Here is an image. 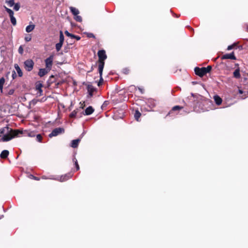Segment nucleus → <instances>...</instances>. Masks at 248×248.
Listing matches in <instances>:
<instances>
[{
	"instance_id": "0eeeda50",
	"label": "nucleus",
	"mask_w": 248,
	"mask_h": 248,
	"mask_svg": "<svg viewBox=\"0 0 248 248\" xmlns=\"http://www.w3.org/2000/svg\"><path fill=\"white\" fill-rule=\"evenodd\" d=\"M53 60V56L52 55L50 56L48 58L46 59L45 63L46 68L48 70H50L52 65Z\"/></svg>"
},
{
	"instance_id": "412c9836",
	"label": "nucleus",
	"mask_w": 248,
	"mask_h": 248,
	"mask_svg": "<svg viewBox=\"0 0 248 248\" xmlns=\"http://www.w3.org/2000/svg\"><path fill=\"white\" fill-rule=\"evenodd\" d=\"M140 115L141 114L138 110H136L135 111L134 117L137 121H139V119L140 118Z\"/></svg>"
},
{
	"instance_id": "b1692460",
	"label": "nucleus",
	"mask_w": 248,
	"mask_h": 248,
	"mask_svg": "<svg viewBox=\"0 0 248 248\" xmlns=\"http://www.w3.org/2000/svg\"><path fill=\"white\" fill-rule=\"evenodd\" d=\"M10 20L12 24L15 26L16 24V18L14 16V15L12 16H10Z\"/></svg>"
},
{
	"instance_id": "20e7f679",
	"label": "nucleus",
	"mask_w": 248,
	"mask_h": 248,
	"mask_svg": "<svg viewBox=\"0 0 248 248\" xmlns=\"http://www.w3.org/2000/svg\"><path fill=\"white\" fill-rule=\"evenodd\" d=\"M211 69L212 67L210 65H208L207 67H195L194 70L195 74L197 75L202 77L206 74L210 72V71L211 70Z\"/></svg>"
},
{
	"instance_id": "72a5a7b5",
	"label": "nucleus",
	"mask_w": 248,
	"mask_h": 248,
	"mask_svg": "<svg viewBox=\"0 0 248 248\" xmlns=\"http://www.w3.org/2000/svg\"><path fill=\"white\" fill-rule=\"evenodd\" d=\"M27 134L29 137H33L35 136V133L33 132H31V131L28 132L27 133Z\"/></svg>"
},
{
	"instance_id": "58836bf2",
	"label": "nucleus",
	"mask_w": 248,
	"mask_h": 248,
	"mask_svg": "<svg viewBox=\"0 0 248 248\" xmlns=\"http://www.w3.org/2000/svg\"><path fill=\"white\" fill-rule=\"evenodd\" d=\"M88 36L89 37H94V35L92 33H88Z\"/></svg>"
},
{
	"instance_id": "4c0bfd02",
	"label": "nucleus",
	"mask_w": 248,
	"mask_h": 248,
	"mask_svg": "<svg viewBox=\"0 0 248 248\" xmlns=\"http://www.w3.org/2000/svg\"><path fill=\"white\" fill-rule=\"evenodd\" d=\"M73 162H74L75 166H77V165L78 164V161L76 158L73 159Z\"/></svg>"
},
{
	"instance_id": "dca6fc26",
	"label": "nucleus",
	"mask_w": 248,
	"mask_h": 248,
	"mask_svg": "<svg viewBox=\"0 0 248 248\" xmlns=\"http://www.w3.org/2000/svg\"><path fill=\"white\" fill-rule=\"evenodd\" d=\"M9 154V151L8 150H5L2 151L0 155V156L1 158H6L8 156Z\"/></svg>"
},
{
	"instance_id": "ddd939ff",
	"label": "nucleus",
	"mask_w": 248,
	"mask_h": 248,
	"mask_svg": "<svg viewBox=\"0 0 248 248\" xmlns=\"http://www.w3.org/2000/svg\"><path fill=\"white\" fill-rule=\"evenodd\" d=\"M80 141V139H76L73 140L71 142V147L74 148H77Z\"/></svg>"
},
{
	"instance_id": "a19ab883",
	"label": "nucleus",
	"mask_w": 248,
	"mask_h": 248,
	"mask_svg": "<svg viewBox=\"0 0 248 248\" xmlns=\"http://www.w3.org/2000/svg\"><path fill=\"white\" fill-rule=\"evenodd\" d=\"M74 38H76L77 40H79L80 39V37L78 36H76V37Z\"/></svg>"
},
{
	"instance_id": "aec40b11",
	"label": "nucleus",
	"mask_w": 248,
	"mask_h": 248,
	"mask_svg": "<svg viewBox=\"0 0 248 248\" xmlns=\"http://www.w3.org/2000/svg\"><path fill=\"white\" fill-rule=\"evenodd\" d=\"M5 82V79L4 78H0V91L1 93L2 92L3 90V86Z\"/></svg>"
},
{
	"instance_id": "2f4dec72",
	"label": "nucleus",
	"mask_w": 248,
	"mask_h": 248,
	"mask_svg": "<svg viewBox=\"0 0 248 248\" xmlns=\"http://www.w3.org/2000/svg\"><path fill=\"white\" fill-rule=\"evenodd\" d=\"M42 137L40 134H38L36 136V140L38 142H41Z\"/></svg>"
},
{
	"instance_id": "a211bd4d",
	"label": "nucleus",
	"mask_w": 248,
	"mask_h": 248,
	"mask_svg": "<svg viewBox=\"0 0 248 248\" xmlns=\"http://www.w3.org/2000/svg\"><path fill=\"white\" fill-rule=\"evenodd\" d=\"M233 77L236 78H239L241 77V75L240 74V70L239 68H237L235 70L233 73Z\"/></svg>"
},
{
	"instance_id": "e433bc0d",
	"label": "nucleus",
	"mask_w": 248,
	"mask_h": 248,
	"mask_svg": "<svg viewBox=\"0 0 248 248\" xmlns=\"http://www.w3.org/2000/svg\"><path fill=\"white\" fill-rule=\"evenodd\" d=\"M234 45H233L229 46L227 47V50H230L232 49L233 48V47H234Z\"/></svg>"
},
{
	"instance_id": "f3484780",
	"label": "nucleus",
	"mask_w": 248,
	"mask_h": 248,
	"mask_svg": "<svg viewBox=\"0 0 248 248\" xmlns=\"http://www.w3.org/2000/svg\"><path fill=\"white\" fill-rule=\"evenodd\" d=\"M35 28V25L33 24L29 25L26 28V31L27 32H30L32 31Z\"/></svg>"
},
{
	"instance_id": "5701e85b",
	"label": "nucleus",
	"mask_w": 248,
	"mask_h": 248,
	"mask_svg": "<svg viewBox=\"0 0 248 248\" xmlns=\"http://www.w3.org/2000/svg\"><path fill=\"white\" fill-rule=\"evenodd\" d=\"M63 43L59 42L56 44V49L57 51H59L62 48Z\"/></svg>"
},
{
	"instance_id": "79ce46f5",
	"label": "nucleus",
	"mask_w": 248,
	"mask_h": 248,
	"mask_svg": "<svg viewBox=\"0 0 248 248\" xmlns=\"http://www.w3.org/2000/svg\"><path fill=\"white\" fill-rule=\"evenodd\" d=\"M77 169V170H78L79 169V167L78 164L77 165V166H75Z\"/></svg>"
},
{
	"instance_id": "c03bdc74",
	"label": "nucleus",
	"mask_w": 248,
	"mask_h": 248,
	"mask_svg": "<svg viewBox=\"0 0 248 248\" xmlns=\"http://www.w3.org/2000/svg\"><path fill=\"white\" fill-rule=\"evenodd\" d=\"M239 93L240 94H242L243 93V91L241 90H239Z\"/></svg>"
},
{
	"instance_id": "cd10ccee",
	"label": "nucleus",
	"mask_w": 248,
	"mask_h": 248,
	"mask_svg": "<svg viewBox=\"0 0 248 248\" xmlns=\"http://www.w3.org/2000/svg\"><path fill=\"white\" fill-rule=\"evenodd\" d=\"M183 108L179 106H176L172 108L171 111L170 112V113H171L173 111H175L178 109H182Z\"/></svg>"
},
{
	"instance_id": "f8f14e48",
	"label": "nucleus",
	"mask_w": 248,
	"mask_h": 248,
	"mask_svg": "<svg viewBox=\"0 0 248 248\" xmlns=\"http://www.w3.org/2000/svg\"><path fill=\"white\" fill-rule=\"evenodd\" d=\"M14 67L18 75V76L21 77L23 76V73L18 65L17 64H15Z\"/></svg>"
},
{
	"instance_id": "393cba45",
	"label": "nucleus",
	"mask_w": 248,
	"mask_h": 248,
	"mask_svg": "<svg viewBox=\"0 0 248 248\" xmlns=\"http://www.w3.org/2000/svg\"><path fill=\"white\" fill-rule=\"evenodd\" d=\"M4 7H5V10L9 14L10 16L14 15V12L11 9H9L5 6H4Z\"/></svg>"
},
{
	"instance_id": "4468645a",
	"label": "nucleus",
	"mask_w": 248,
	"mask_h": 248,
	"mask_svg": "<svg viewBox=\"0 0 248 248\" xmlns=\"http://www.w3.org/2000/svg\"><path fill=\"white\" fill-rule=\"evenodd\" d=\"M70 10L72 14L75 16H77L79 13V10L75 7H70Z\"/></svg>"
},
{
	"instance_id": "4be33fe9",
	"label": "nucleus",
	"mask_w": 248,
	"mask_h": 248,
	"mask_svg": "<svg viewBox=\"0 0 248 248\" xmlns=\"http://www.w3.org/2000/svg\"><path fill=\"white\" fill-rule=\"evenodd\" d=\"M64 40V35L63 34L62 31H60V42H59L63 43Z\"/></svg>"
},
{
	"instance_id": "c756f323",
	"label": "nucleus",
	"mask_w": 248,
	"mask_h": 248,
	"mask_svg": "<svg viewBox=\"0 0 248 248\" xmlns=\"http://www.w3.org/2000/svg\"><path fill=\"white\" fill-rule=\"evenodd\" d=\"M31 35H30V34L27 35L25 37V40L26 42H29L31 40Z\"/></svg>"
},
{
	"instance_id": "7ed1b4c3",
	"label": "nucleus",
	"mask_w": 248,
	"mask_h": 248,
	"mask_svg": "<svg viewBox=\"0 0 248 248\" xmlns=\"http://www.w3.org/2000/svg\"><path fill=\"white\" fill-rule=\"evenodd\" d=\"M72 174L69 173L60 176L54 177V176H50L49 178H46V176H43L42 178L43 179H49L56 180L62 182L68 180L72 177Z\"/></svg>"
},
{
	"instance_id": "6e6552de",
	"label": "nucleus",
	"mask_w": 248,
	"mask_h": 248,
	"mask_svg": "<svg viewBox=\"0 0 248 248\" xmlns=\"http://www.w3.org/2000/svg\"><path fill=\"white\" fill-rule=\"evenodd\" d=\"M94 111V109L92 107L89 106L85 110L83 114L84 115H89L92 114Z\"/></svg>"
},
{
	"instance_id": "9d476101",
	"label": "nucleus",
	"mask_w": 248,
	"mask_h": 248,
	"mask_svg": "<svg viewBox=\"0 0 248 248\" xmlns=\"http://www.w3.org/2000/svg\"><path fill=\"white\" fill-rule=\"evenodd\" d=\"M147 104L148 106L151 108H154L156 104V102L155 100L153 99H150L148 100Z\"/></svg>"
},
{
	"instance_id": "423d86ee",
	"label": "nucleus",
	"mask_w": 248,
	"mask_h": 248,
	"mask_svg": "<svg viewBox=\"0 0 248 248\" xmlns=\"http://www.w3.org/2000/svg\"><path fill=\"white\" fill-rule=\"evenodd\" d=\"M25 68L28 71H31L33 67L34 62L31 60H27L24 62Z\"/></svg>"
},
{
	"instance_id": "49530a36",
	"label": "nucleus",
	"mask_w": 248,
	"mask_h": 248,
	"mask_svg": "<svg viewBox=\"0 0 248 248\" xmlns=\"http://www.w3.org/2000/svg\"><path fill=\"white\" fill-rule=\"evenodd\" d=\"M247 31H248V25H247Z\"/></svg>"
},
{
	"instance_id": "37998d69",
	"label": "nucleus",
	"mask_w": 248,
	"mask_h": 248,
	"mask_svg": "<svg viewBox=\"0 0 248 248\" xmlns=\"http://www.w3.org/2000/svg\"><path fill=\"white\" fill-rule=\"evenodd\" d=\"M12 76L13 78H15V76H16L15 72H14V73L13 74Z\"/></svg>"
},
{
	"instance_id": "c85d7f7f",
	"label": "nucleus",
	"mask_w": 248,
	"mask_h": 248,
	"mask_svg": "<svg viewBox=\"0 0 248 248\" xmlns=\"http://www.w3.org/2000/svg\"><path fill=\"white\" fill-rule=\"evenodd\" d=\"M74 19L78 22H80L82 21V17L80 16H78V15L77 16H75Z\"/></svg>"
},
{
	"instance_id": "a18cd8bd",
	"label": "nucleus",
	"mask_w": 248,
	"mask_h": 248,
	"mask_svg": "<svg viewBox=\"0 0 248 248\" xmlns=\"http://www.w3.org/2000/svg\"><path fill=\"white\" fill-rule=\"evenodd\" d=\"M34 179L37 180H39L38 178H37V177H34Z\"/></svg>"
},
{
	"instance_id": "9b49d317",
	"label": "nucleus",
	"mask_w": 248,
	"mask_h": 248,
	"mask_svg": "<svg viewBox=\"0 0 248 248\" xmlns=\"http://www.w3.org/2000/svg\"><path fill=\"white\" fill-rule=\"evenodd\" d=\"M214 99L217 105H220L222 102V99L217 95H216L214 96Z\"/></svg>"
},
{
	"instance_id": "473e14b6",
	"label": "nucleus",
	"mask_w": 248,
	"mask_h": 248,
	"mask_svg": "<svg viewBox=\"0 0 248 248\" xmlns=\"http://www.w3.org/2000/svg\"><path fill=\"white\" fill-rule=\"evenodd\" d=\"M20 8V5L18 3H16L14 5V9L16 11H18Z\"/></svg>"
},
{
	"instance_id": "f257e3e1",
	"label": "nucleus",
	"mask_w": 248,
	"mask_h": 248,
	"mask_svg": "<svg viewBox=\"0 0 248 248\" xmlns=\"http://www.w3.org/2000/svg\"><path fill=\"white\" fill-rule=\"evenodd\" d=\"M0 133L3 134L1 141L5 142L17 137L19 134H23V132L20 130H13L8 127H5L0 129Z\"/></svg>"
},
{
	"instance_id": "39448f33",
	"label": "nucleus",
	"mask_w": 248,
	"mask_h": 248,
	"mask_svg": "<svg viewBox=\"0 0 248 248\" xmlns=\"http://www.w3.org/2000/svg\"><path fill=\"white\" fill-rule=\"evenodd\" d=\"M64 132V129L62 127H58L55 128L52 130L51 133L49 134V137L52 138L53 137L57 136L60 134L63 133Z\"/></svg>"
},
{
	"instance_id": "a878e982",
	"label": "nucleus",
	"mask_w": 248,
	"mask_h": 248,
	"mask_svg": "<svg viewBox=\"0 0 248 248\" xmlns=\"http://www.w3.org/2000/svg\"><path fill=\"white\" fill-rule=\"evenodd\" d=\"M64 33L66 36L70 37L71 38H73L76 37V35L69 33L67 31H65Z\"/></svg>"
},
{
	"instance_id": "f704fd0d",
	"label": "nucleus",
	"mask_w": 248,
	"mask_h": 248,
	"mask_svg": "<svg viewBox=\"0 0 248 248\" xmlns=\"http://www.w3.org/2000/svg\"><path fill=\"white\" fill-rule=\"evenodd\" d=\"M23 48L22 47V46H19V48H18V52L19 54H22L23 53Z\"/></svg>"
},
{
	"instance_id": "7c9ffc66",
	"label": "nucleus",
	"mask_w": 248,
	"mask_h": 248,
	"mask_svg": "<svg viewBox=\"0 0 248 248\" xmlns=\"http://www.w3.org/2000/svg\"><path fill=\"white\" fill-rule=\"evenodd\" d=\"M7 3H8V5L10 7L13 6L14 5V4H15L14 0H10L9 1H7Z\"/></svg>"
},
{
	"instance_id": "ea45409f",
	"label": "nucleus",
	"mask_w": 248,
	"mask_h": 248,
	"mask_svg": "<svg viewBox=\"0 0 248 248\" xmlns=\"http://www.w3.org/2000/svg\"><path fill=\"white\" fill-rule=\"evenodd\" d=\"M139 90L140 91V92L141 93H143V90L142 88H139Z\"/></svg>"
},
{
	"instance_id": "c9c22d12",
	"label": "nucleus",
	"mask_w": 248,
	"mask_h": 248,
	"mask_svg": "<svg viewBox=\"0 0 248 248\" xmlns=\"http://www.w3.org/2000/svg\"><path fill=\"white\" fill-rule=\"evenodd\" d=\"M14 92H15V90H14V89H10V90L8 91V92L7 94H8V95H12V94H14Z\"/></svg>"
},
{
	"instance_id": "bb28decb",
	"label": "nucleus",
	"mask_w": 248,
	"mask_h": 248,
	"mask_svg": "<svg viewBox=\"0 0 248 248\" xmlns=\"http://www.w3.org/2000/svg\"><path fill=\"white\" fill-rule=\"evenodd\" d=\"M42 87V85L41 84H39L36 86V89L37 91H38L40 94L42 93V90L41 88Z\"/></svg>"
},
{
	"instance_id": "f03ea898",
	"label": "nucleus",
	"mask_w": 248,
	"mask_h": 248,
	"mask_svg": "<svg viewBox=\"0 0 248 248\" xmlns=\"http://www.w3.org/2000/svg\"><path fill=\"white\" fill-rule=\"evenodd\" d=\"M98 56L99 57L98 71L100 75V82L103 81L102 73L104 67V61L107 59V55L104 50H101L98 52ZM100 83H98L99 86Z\"/></svg>"
},
{
	"instance_id": "6ab92c4d",
	"label": "nucleus",
	"mask_w": 248,
	"mask_h": 248,
	"mask_svg": "<svg viewBox=\"0 0 248 248\" xmlns=\"http://www.w3.org/2000/svg\"><path fill=\"white\" fill-rule=\"evenodd\" d=\"M80 108H77L74 110H73L69 115V117L70 118H75L77 114L78 111L79 110Z\"/></svg>"
},
{
	"instance_id": "2eb2a0df",
	"label": "nucleus",
	"mask_w": 248,
	"mask_h": 248,
	"mask_svg": "<svg viewBox=\"0 0 248 248\" xmlns=\"http://www.w3.org/2000/svg\"><path fill=\"white\" fill-rule=\"evenodd\" d=\"M223 59H230L232 60H235V57L233 53L231 54H227L223 56Z\"/></svg>"
},
{
	"instance_id": "1a4fd4ad",
	"label": "nucleus",
	"mask_w": 248,
	"mask_h": 248,
	"mask_svg": "<svg viewBox=\"0 0 248 248\" xmlns=\"http://www.w3.org/2000/svg\"><path fill=\"white\" fill-rule=\"evenodd\" d=\"M49 70H48L47 68H46V69H45V68L40 69L39 71L38 72V75L40 77H42L44 76H45L46 74Z\"/></svg>"
}]
</instances>
